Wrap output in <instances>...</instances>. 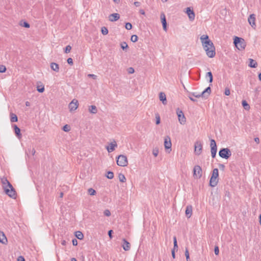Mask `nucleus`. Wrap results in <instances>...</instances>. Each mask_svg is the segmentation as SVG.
<instances>
[{
    "mask_svg": "<svg viewBox=\"0 0 261 261\" xmlns=\"http://www.w3.org/2000/svg\"><path fill=\"white\" fill-rule=\"evenodd\" d=\"M203 47L209 58H213L216 55L215 47L213 43L209 39L208 35H203L200 38Z\"/></svg>",
    "mask_w": 261,
    "mask_h": 261,
    "instance_id": "nucleus-1",
    "label": "nucleus"
},
{
    "mask_svg": "<svg viewBox=\"0 0 261 261\" xmlns=\"http://www.w3.org/2000/svg\"><path fill=\"white\" fill-rule=\"evenodd\" d=\"M1 180L5 193L11 198L16 199V192L7 178L3 176L1 178Z\"/></svg>",
    "mask_w": 261,
    "mask_h": 261,
    "instance_id": "nucleus-2",
    "label": "nucleus"
},
{
    "mask_svg": "<svg viewBox=\"0 0 261 261\" xmlns=\"http://www.w3.org/2000/svg\"><path fill=\"white\" fill-rule=\"evenodd\" d=\"M211 92V89L210 86L207 87L203 91H202L200 94H197L196 92L189 93L188 97L189 99L192 101H196V99L193 98L191 97V95L195 96L196 98H200V97H204L207 98Z\"/></svg>",
    "mask_w": 261,
    "mask_h": 261,
    "instance_id": "nucleus-3",
    "label": "nucleus"
},
{
    "mask_svg": "<svg viewBox=\"0 0 261 261\" xmlns=\"http://www.w3.org/2000/svg\"><path fill=\"white\" fill-rule=\"evenodd\" d=\"M233 43L236 47L239 50H243L246 46V42L244 39L241 37L236 36L233 40Z\"/></svg>",
    "mask_w": 261,
    "mask_h": 261,
    "instance_id": "nucleus-4",
    "label": "nucleus"
},
{
    "mask_svg": "<svg viewBox=\"0 0 261 261\" xmlns=\"http://www.w3.org/2000/svg\"><path fill=\"white\" fill-rule=\"evenodd\" d=\"M219 171L217 168L213 170L212 175L210 180V186L212 187H215L218 182Z\"/></svg>",
    "mask_w": 261,
    "mask_h": 261,
    "instance_id": "nucleus-5",
    "label": "nucleus"
},
{
    "mask_svg": "<svg viewBox=\"0 0 261 261\" xmlns=\"http://www.w3.org/2000/svg\"><path fill=\"white\" fill-rule=\"evenodd\" d=\"M219 155L221 158L228 159L231 155V152L229 148H222L219 151Z\"/></svg>",
    "mask_w": 261,
    "mask_h": 261,
    "instance_id": "nucleus-6",
    "label": "nucleus"
},
{
    "mask_svg": "<svg viewBox=\"0 0 261 261\" xmlns=\"http://www.w3.org/2000/svg\"><path fill=\"white\" fill-rule=\"evenodd\" d=\"M116 162L121 167H125L128 164L127 157L124 155H119L117 158Z\"/></svg>",
    "mask_w": 261,
    "mask_h": 261,
    "instance_id": "nucleus-7",
    "label": "nucleus"
},
{
    "mask_svg": "<svg viewBox=\"0 0 261 261\" xmlns=\"http://www.w3.org/2000/svg\"><path fill=\"white\" fill-rule=\"evenodd\" d=\"M176 114L178 117L179 122L181 124H185L186 122V118L182 110H180L179 108L176 109Z\"/></svg>",
    "mask_w": 261,
    "mask_h": 261,
    "instance_id": "nucleus-8",
    "label": "nucleus"
},
{
    "mask_svg": "<svg viewBox=\"0 0 261 261\" xmlns=\"http://www.w3.org/2000/svg\"><path fill=\"white\" fill-rule=\"evenodd\" d=\"M202 150V144L199 141H197L194 144V153L196 155H199L201 153Z\"/></svg>",
    "mask_w": 261,
    "mask_h": 261,
    "instance_id": "nucleus-9",
    "label": "nucleus"
},
{
    "mask_svg": "<svg viewBox=\"0 0 261 261\" xmlns=\"http://www.w3.org/2000/svg\"><path fill=\"white\" fill-rule=\"evenodd\" d=\"M193 175L198 178H200L202 176V169L199 165H196L193 169Z\"/></svg>",
    "mask_w": 261,
    "mask_h": 261,
    "instance_id": "nucleus-10",
    "label": "nucleus"
},
{
    "mask_svg": "<svg viewBox=\"0 0 261 261\" xmlns=\"http://www.w3.org/2000/svg\"><path fill=\"white\" fill-rule=\"evenodd\" d=\"M79 106L77 100L73 99L69 104V109L70 111H73L77 109Z\"/></svg>",
    "mask_w": 261,
    "mask_h": 261,
    "instance_id": "nucleus-11",
    "label": "nucleus"
},
{
    "mask_svg": "<svg viewBox=\"0 0 261 261\" xmlns=\"http://www.w3.org/2000/svg\"><path fill=\"white\" fill-rule=\"evenodd\" d=\"M255 19V15L254 14L250 15L248 18L249 23L254 29L256 27Z\"/></svg>",
    "mask_w": 261,
    "mask_h": 261,
    "instance_id": "nucleus-12",
    "label": "nucleus"
},
{
    "mask_svg": "<svg viewBox=\"0 0 261 261\" xmlns=\"http://www.w3.org/2000/svg\"><path fill=\"white\" fill-rule=\"evenodd\" d=\"M172 143L171 139L169 136H166L164 139V146L166 149H170L171 148Z\"/></svg>",
    "mask_w": 261,
    "mask_h": 261,
    "instance_id": "nucleus-13",
    "label": "nucleus"
},
{
    "mask_svg": "<svg viewBox=\"0 0 261 261\" xmlns=\"http://www.w3.org/2000/svg\"><path fill=\"white\" fill-rule=\"evenodd\" d=\"M160 17H161V22L162 23L163 30L165 31H167V23L166 16H165V14L164 13H162L161 14Z\"/></svg>",
    "mask_w": 261,
    "mask_h": 261,
    "instance_id": "nucleus-14",
    "label": "nucleus"
},
{
    "mask_svg": "<svg viewBox=\"0 0 261 261\" xmlns=\"http://www.w3.org/2000/svg\"><path fill=\"white\" fill-rule=\"evenodd\" d=\"M186 13L188 15L189 19L191 21H193L195 19V15L194 11L191 9L190 7H188L186 9Z\"/></svg>",
    "mask_w": 261,
    "mask_h": 261,
    "instance_id": "nucleus-15",
    "label": "nucleus"
},
{
    "mask_svg": "<svg viewBox=\"0 0 261 261\" xmlns=\"http://www.w3.org/2000/svg\"><path fill=\"white\" fill-rule=\"evenodd\" d=\"M122 242H123V244L122 245V247L123 249L125 251L129 250L130 248V243L125 239H123Z\"/></svg>",
    "mask_w": 261,
    "mask_h": 261,
    "instance_id": "nucleus-16",
    "label": "nucleus"
},
{
    "mask_svg": "<svg viewBox=\"0 0 261 261\" xmlns=\"http://www.w3.org/2000/svg\"><path fill=\"white\" fill-rule=\"evenodd\" d=\"M120 18V15L118 13H113L109 16V20L112 22L118 20Z\"/></svg>",
    "mask_w": 261,
    "mask_h": 261,
    "instance_id": "nucleus-17",
    "label": "nucleus"
},
{
    "mask_svg": "<svg viewBox=\"0 0 261 261\" xmlns=\"http://www.w3.org/2000/svg\"><path fill=\"white\" fill-rule=\"evenodd\" d=\"M185 214L188 218L191 217L192 214V206L191 205H188L186 207Z\"/></svg>",
    "mask_w": 261,
    "mask_h": 261,
    "instance_id": "nucleus-18",
    "label": "nucleus"
},
{
    "mask_svg": "<svg viewBox=\"0 0 261 261\" xmlns=\"http://www.w3.org/2000/svg\"><path fill=\"white\" fill-rule=\"evenodd\" d=\"M50 68L54 71L58 72L59 71V65L54 62H52L50 63Z\"/></svg>",
    "mask_w": 261,
    "mask_h": 261,
    "instance_id": "nucleus-19",
    "label": "nucleus"
},
{
    "mask_svg": "<svg viewBox=\"0 0 261 261\" xmlns=\"http://www.w3.org/2000/svg\"><path fill=\"white\" fill-rule=\"evenodd\" d=\"M0 242L3 244H6L7 242V239L5 234L2 231H0Z\"/></svg>",
    "mask_w": 261,
    "mask_h": 261,
    "instance_id": "nucleus-20",
    "label": "nucleus"
},
{
    "mask_svg": "<svg viewBox=\"0 0 261 261\" xmlns=\"http://www.w3.org/2000/svg\"><path fill=\"white\" fill-rule=\"evenodd\" d=\"M160 100L162 102L164 105L167 103L166 96L164 93L161 92L159 94Z\"/></svg>",
    "mask_w": 261,
    "mask_h": 261,
    "instance_id": "nucleus-21",
    "label": "nucleus"
},
{
    "mask_svg": "<svg viewBox=\"0 0 261 261\" xmlns=\"http://www.w3.org/2000/svg\"><path fill=\"white\" fill-rule=\"evenodd\" d=\"M13 126L14 130L16 136L18 138H20L21 136V134L20 133V129L16 124H14Z\"/></svg>",
    "mask_w": 261,
    "mask_h": 261,
    "instance_id": "nucleus-22",
    "label": "nucleus"
},
{
    "mask_svg": "<svg viewBox=\"0 0 261 261\" xmlns=\"http://www.w3.org/2000/svg\"><path fill=\"white\" fill-rule=\"evenodd\" d=\"M117 146L116 142L111 143L110 145L107 147V150L109 152H111L114 150L115 147Z\"/></svg>",
    "mask_w": 261,
    "mask_h": 261,
    "instance_id": "nucleus-23",
    "label": "nucleus"
},
{
    "mask_svg": "<svg viewBox=\"0 0 261 261\" xmlns=\"http://www.w3.org/2000/svg\"><path fill=\"white\" fill-rule=\"evenodd\" d=\"M249 67H250L251 68H256L257 67V63L255 60H254L252 59H249Z\"/></svg>",
    "mask_w": 261,
    "mask_h": 261,
    "instance_id": "nucleus-24",
    "label": "nucleus"
},
{
    "mask_svg": "<svg viewBox=\"0 0 261 261\" xmlns=\"http://www.w3.org/2000/svg\"><path fill=\"white\" fill-rule=\"evenodd\" d=\"M89 111L92 114H96L97 112V108L94 105L90 106L89 108Z\"/></svg>",
    "mask_w": 261,
    "mask_h": 261,
    "instance_id": "nucleus-25",
    "label": "nucleus"
},
{
    "mask_svg": "<svg viewBox=\"0 0 261 261\" xmlns=\"http://www.w3.org/2000/svg\"><path fill=\"white\" fill-rule=\"evenodd\" d=\"M10 120L12 122H15L18 121V118L16 114L11 113L10 114Z\"/></svg>",
    "mask_w": 261,
    "mask_h": 261,
    "instance_id": "nucleus-26",
    "label": "nucleus"
},
{
    "mask_svg": "<svg viewBox=\"0 0 261 261\" xmlns=\"http://www.w3.org/2000/svg\"><path fill=\"white\" fill-rule=\"evenodd\" d=\"M19 24L24 28H29L30 27V24L26 21L21 20L20 21Z\"/></svg>",
    "mask_w": 261,
    "mask_h": 261,
    "instance_id": "nucleus-27",
    "label": "nucleus"
},
{
    "mask_svg": "<svg viewBox=\"0 0 261 261\" xmlns=\"http://www.w3.org/2000/svg\"><path fill=\"white\" fill-rule=\"evenodd\" d=\"M178 249V245L176 237H173V248L172 250H174V251H177Z\"/></svg>",
    "mask_w": 261,
    "mask_h": 261,
    "instance_id": "nucleus-28",
    "label": "nucleus"
},
{
    "mask_svg": "<svg viewBox=\"0 0 261 261\" xmlns=\"http://www.w3.org/2000/svg\"><path fill=\"white\" fill-rule=\"evenodd\" d=\"M75 237L79 240H82L84 238L83 233L80 231H76L75 232Z\"/></svg>",
    "mask_w": 261,
    "mask_h": 261,
    "instance_id": "nucleus-29",
    "label": "nucleus"
},
{
    "mask_svg": "<svg viewBox=\"0 0 261 261\" xmlns=\"http://www.w3.org/2000/svg\"><path fill=\"white\" fill-rule=\"evenodd\" d=\"M205 77H208L209 78L208 82L210 83H212L213 82V74H212V73L211 71H209V72H207L206 74Z\"/></svg>",
    "mask_w": 261,
    "mask_h": 261,
    "instance_id": "nucleus-30",
    "label": "nucleus"
},
{
    "mask_svg": "<svg viewBox=\"0 0 261 261\" xmlns=\"http://www.w3.org/2000/svg\"><path fill=\"white\" fill-rule=\"evenodd\" d=\"M119 180L120 182H124L126 181V178L124 174L119 173L118 175Z\"/></svg>",
    "mask_w": 261,
    "mask_h": 261,
    "instance_id": "nucleus-31",
    "label": "nucleus"
},
{
    "mask_svg": "<svg viewBox=\"0 0 261 261\" xmlns=\"http://www.w3.org/2000/svg\"><path fill=\"white\" fill-rule=\"evenodd\" d=\"M37 90L40 93L43 92L44 91V86L43 85H38Z\"/></svg>",
    "mask_w": 261,
    "mask_h": 261,
    "instance_id": "nucleus-32",
    "label": "nucleus"
},
{
    "mask_svg": "<svg viewBox=\"0 0 261 261\" xmlns=\"http://www.w3.org/2000/svg\"><path fill=\"white\" fill-rule=\"evenodd\" d=\"M242 105L245 110H248L250 108V106H249V104L245 100H243L242 101Z\"/></svg>",
    "mask_w": 261,
    "mask_h": 261,
    "instance_id": "nucleus-33",
    "label": "nucleus"
},
{
    "mask_svg": "<svg viewBox=\"0 0 261 261\" xmlns=\"http://www.w3.org/2000/svg\"><path fill=\"white\" fill-rule=\"evenodd\" d=\"M106 177L110 179H112L114 177V173L112 171H108L106 174Z\"/></svg>",
    "mask_w": 261,
    "mask_h": 261,
    "instance_id": "nucleus-34",
    "label": "nucleus"
},
{
    "mask_svg": "<svg viewBox=\"0 0 261 261\" xmlns=\"http://www.w3.org/2000/svg\"><path fill=\"white\" fill-rule=\"evenodd\" d=\"M101 33L105 35L108 34V30L105 27L101 28Z\"/></svg>",
    "mask_w": 261,
    "mask_h": 261,
    "instance_id": "nucleus-35",
    "label": "nucleus"
},
{
    "mask_svg": "<svg viewBox=\"0 0 261 261\" xmlns=\"http://www.w3.org/2000/svg\"><path fill=\"white\" fill-rule=\"evenodd\" d=\"M62 129L65 132H68L70 130V126L66 124L63 127Z\"/></svg>",
    "mask_w": 261,
    "mask_h": 261,
    "instance_id": "nucleus-36",
    "label": "nucleus"
},
{
    "mask_svg": "<svg viewBox=\"0 0 261 261\" xmlns=\"http://www.w3.org/2000/svg\"><path fill=\"white\" fill-rule=\"evenodd\" d=\"M210 142H211L210 143L211 147H217L216 142L214 139H211Z\"/></svg>",
    "mask_w": 261,
    "mask_h": 261,
    "instance_id": "nucleus-37",
    "label": "nucleus"
},
{
    "mask_svg": "<svg viewBox=\"0 0 261 261\" xmlns=\"http://www.w3.org/2000/svg\"><path fill=\"white\" fill-rule=\"evenodd\" d=\"M138 37L136 35H133L131 36L130 40L133 42H136L138 41Z\"/></svg>",
    "mask_w": 261,
    "mask_h": 261,
    "instance_id": "nucleus-38",
    "label": "nucleus"
},
{
    "mask_svg": "<svg viewBox=\"0 0 261 261\" xmlns=\"http://www.w3.org/2000/svg\"><path fill=\"white\" fill-rule=\"evenodd\" d=\"M120 45L121 47L123 50L126 49L128 47V45L126 42H122Z\"/></svg>",
    "mask_w": 261,
    "mask_h": 261,
    "instance_id": "nucleus-39",
    "label": "nucleus"
},
{
    "mask_svg": "<svg viewBox=\"0 0 261 261\" xmlns=\"http://www.w3.org/2000/svg\"><path fill=\"white\" fill-rule=\"evenodd\" d=\"M125 28L127 30H130L132 29V24L129 22L125 23Z\"/></svg>",
    "mask_w": 261,
    "mask_h": 261,
    "instance_id": "nucleus-40",
    "label": "nucleus"
},
{
    "mask_svg": "<svg viewBox=\"0 0 261 261\" xmlns=\"http://www.w3.org/2000/svg\"><path fill=\"white\" fill-rule=\"evenodd\" d=\"M88 193L90 195H94L96 194V191L94 189L90 188L88 189Z\"/></svg>",
    "mask_w": 261,
    "mask_h": 261,
    "instance_id": "nucleus-41",
    "label": "nucleus"
},
{
    "mask_svg": "<svg viewBox=\"0 0 261 261\" xmlns=\"http://www.w3.org/2000/svg\"><path fill=\"white\" fill-rule=\"evenodd\" d=\"M185 255L186 257L187 261H190L189 253V251H188V249H186Z\"/></svg>",
    "mask_w": 261,
    "mask_h": 261,
    "instance_id": "nucleus-42",
    "label": "nucleus"
},
{
    "mask_svg": "<svg viewBox=\"0 0 261 261\" xmlns=\"http://www.w3.org/2000/svg\"><path fill=\"white\" fill-rule=\"evenodd\" d=\"M155 118H156L155 123L156 124H159L161 122V120H160V115L158 114L155 115Z\"/></svg>",
    "mask_w": 261,
    "mask_h": 261,
    "instance_id": "nucleus-43",
    "label": "nucleus"
},
{
    "mask_svg": "<svg viewBox=\"0 0 261 261\" xmlns=\"http://www.w3.org/2000/svg\"><path fill=\"white\" fill-rule=\"evenodd\" d=\"M6 70V67L3 65H0V73H4Z\"/></svg>",
    "mask_w": 261,
    "mask_h": 261,
    "instance_id": "nucleus-44",
    "label": "nucleus"
},
{
    "mask_svg": "<svg viewBox=\"0 0 261 261\" xmlns=\"http://www.w3.org/2000/svg\"><path fill=\"white\" fill-rule=\"evenodd\" d=\"M71 49V47L69 45H68L66 46L65 48V53H68L70 51Z\"/></svg>",
    "mask_w": 261,
    "mask_h": 261,
    "instance_id": "nucleus-45",
    "label": "nucleus"
},
{
    "mask_svg": "<svg viewBox=\"0 0 261 261\" xmlns=\"http://www.w3.org/2000/svg\"><path fill=\"white\" fill-rule=\"evenodd\" d=\"M230 94V89L228 88H225L224 94L226 96L229 95Z\"/></svg>",
    "mask_w": 261,
    "mask_h": 261,
    "instance_id": "nucleus-46",
    "label": "nucleus"
},
{
    "mask_svg": "<svg viewBox=\"0 0 261 261\" xmlns=\"http://www.w3.org/2000/svg\"><path fill=\"white\" fill-rule=\"evenodd\" d=\"M104 215L106 216L109 217L111 215V212L109 210H105L103 212Z\"/></svg>",
    "mask_w": 261,
    "mask_h": 261,
    "instance_id": "nucleus-47",
    "label": "nucleus"
},
{
    "mask_svg": "<svg viewBox=\"0 0 261 261\" xmlns=\"http://www.w3.org/2000/svg\"><path fill=\"white\" fill-rule=\"evenodd\" d=\"M214 252L216 255H218L219 253V247L217 246H216L214 248Z\"/></svg>",
    "mask_w": 261,
    "mask_h": 261,
    "instance_id": "nucleus-48",
    "label": "nucleus"
},
{
    "mask_svg": "<svg viewBox=\"0 0 261 261\" xmlns=\"http://www.w3.org/2000/svg\"><path fill=\"white\" fill-rule=\"evenodd\" d=\"M134 72H135V70L133 67H129L128 68V72L129 74H132V73H134Z\"/></svg>",
    "mask_w": 261,
    "mask_h": 261,
    "instance_id": "nucleus-49",
    "label": "nucleus"
},
{
    "mask_svg": "<svg viewBox=\"0 0 261 261\" xmlns=\"http://www.w3.org/2000/svg\"><path fill=\"white\" fill-rule=\"evenodd\" d=\"M67 62L68 64H69V65H73V60L72 58H68Z\"/></svg>",
    "mask_w": 261,
    "mask_h": 261,
    "instance_id": "nucleus-50",
    "label": "nucleus"
},
{
    "mask_svg": "<svg viewBox=\"0 0 261 261\" xmlns=\"http://www.w3.org/2000/svg\"><path fill=\"white\" fill-rule=\"evenodd\" d=\"M211 152H217V147H211Z\"/></svg>",
    "mask_w": 261,
    "mask_h": 261,
    "instance_id": "nucleus-51",
    "label": "nucleus"
},
{
    "mask_svg": "<svg viewBox=\"0 0 261 261\" xmlns=\"http://www.w3.org/2000/svg\"><path fill=\"white\" fill-rule=\"evenodd\" d=\"M72 242L73 246H76L77 245V241L76 239H73L72 240Z\"/></svg>",
    "mask_w": 261,
    "mask_h": 261,
    "instance_id": "nucleus-52",
    "label": "nucleus"
},
{
    "mask_svg": "<svg viewBox=\"0 0 261 261\" xmlns=\"http://www.w3.org/2000/svg\"><path fill=\"white\" fill-rule=\"evenodd\" d=\"M88 76L89 77H92L93 79H96V77H97V76L95 74H89L88 75Z\"/></svg>",
    "mask_w": 261,
    "mask_h": 261,
    "instance_id": "nucleus-53",
    "label": "nucleus"
},
{
    "mask_svg": "<svg viewBox=\"0 0 261 261\" xmlns=\"http://www.w3.org/2000/svg\"><path fill=\"white\" fill-rule=\"evenodd\" d=\"M17 261H25V259L23 256H19L17 258Z\"/></svg>",
    "mask_w": 261,
    "mask_h": 261,
    "instance_id": "nucleus-54",
    "label": "nucleus"
},
{
    "mask_svg": "<svg viewBox=\"0 0 261 261\" xmlns=\"http://www.w3.org/2000/svg\"><path fill=\"white\" fill-rule=\"evenodd\" d=\"M113 231L112 230H110L108 231V236H109L110 239L112 238V233H113Z\"/></svg>",
    "mask_w": 261,
    "mask_h": 261,
    "instance_id": "nucleus-55",
    "label": "nucleus"
},
{
    "mask_svg": "<svg viewBox=\"0 0 261 261\" xmlns=\"http://www.w3.org/2000/svg\"><path fill=\"white\" fill-rule=\"evenodd\" d=\"M134 4L137 7H138L141 5L140 2H135Z\"/></svg>",
    "mask_w": 261,
    "mask_h": 261,
    "instance_id": "nucleus-56",
    "label": "nucleus"
},
{
    "mask_svg": "<svg viewBox=\"0 0 261 261\" xmlns=\"http://www.w3.org/2000/svg\"><path fill=\"white\" fill-rule=\"evenodd\" d=\"M219 167L220 169H222V170H223L225 168L224 165L222 164H219Z\"/></svg>",
    "mask_w": 261,
    "mask_h": 261,
    "instance_id": "nucleus-57",
    "label": "nucleus"
},
{
    "mask_svg": "<svg viewBox=\"0 0 261 261\" xmlns=\"http://www.w3.org/2000/svg\"><path fill=\"white\" fill-rule=\"evenodd\" d=\"M254 141L257 143L258 144L259 143V139L257 137H256L254 138Z\"/></svg>",
    "mask_w": 261,
    "mask_h": 261,
    "instance_id": "nucleus-58",
    "label": "nucleus"
},
{
    "mask_svg": "<svg viewBox=\"0 0 261 261\" xmlns=\"http://www.w3.org/2000/svg\"><path fill=\"white\" fill-rule=\"evenodd\" d=\"M171 254H172V257L173 258H174L175 257V251H174V250H172L171 251Z\"/></svg>",
    "mask_w": 261,
    "mask_h": 261,
    "instance_id": "nucleus-59",
    "label": "nucleus"
},
{
    "mask_svg": "<svg viewBox=\"0 0 261 261\" xmlns=\"http://www.w3.org/2000/svg\"><path fill=\"white\" fill-rule=\"evenodd\" d=\"M61 244H62V245H63V246H65V245H66V241H65V240H62V241H61Z\"/></svg>",
    "mask_w": 261,
    "mask_h": 261,
    "instance_id": "nucleus-60",
    "label": "nucleus"
},
{
    "mask_svg": "<svg viewBox=\"0 0 261 261\" xmlns=\"http://www.w3.org/2000/svg\"><path fill=\"white\" fill-rule=\"evenodd\" d=\"M153 154L154 155V156H156L158 154V151L153 150Z\"/></svg>",
    "mask_w": 261,
    "mask_h": 261,
    "instance_id": "nucleus-61",
    "label": "nucleus"
},
{
    "mask_svg": "<svg viewBox=\"0 0 261 261\" xmlns=\"http://www.w3.org/2000/svg\"><path fill=\"white\" fill-rule=\"evenodd\" d=\"M217 152H211L212 157L215 158L216 157Z\"/></svg>",
    "mask_w": 261,
    "mask_h": 261,
    "instance_id": "nucleus-62",
    "label": "nucleus"
},
{
    "mask_svg": "<svg viewBox=\"0 0 261 261\" xmlns=\"http://www.w3.org/2000/svg\"><path fill=\"white\" fill-rule=\"evenodd\" d=\"M140 13L141 14H142V15H144L145 14V11L143 10H142V9L140 10Z\"/></svg>",
    "mask_w": 261,
    "mask_h": 261,
    "instance_id": "nucleus-63",
    "label": "nucleus"
},
{
    "mask_svg": "<svg viewBox=\"0 0 261 261\" xmlns=\"http://www.w3.org/2000/svg\"><path fill=\"white\" fill-rule=\"evenodd\" d=\"M258 79L260 81H261V72L258 74Z\"/></svg>",
    "mask_w": 261,
    "mask_h": 261,
    "instance_id": "nucleus-64",
    "label": "nucleus"
}]
</instances>
